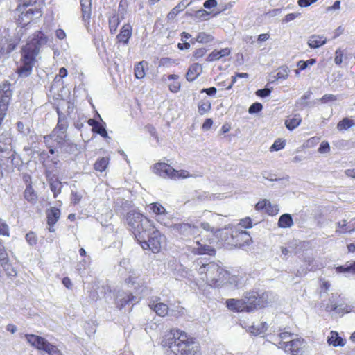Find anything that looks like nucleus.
Returning <instances> with one entry per match:
<instances>
[{
	"label": "nucleus",
	"mask_w": 355,
	"mask_h": 355,
	"mask_svg": "<svg viewBox=\"0 0 355 355\" xmlns=\"http://www.w3.org/2000/svg\"><path fill=\"white\" fill-rule=\"evenodd\" d=\"M132 27L130 24H124L116 36L117 42L126 44L132 35Z\"/></svg>",
	"instance_id": "412c9836"
},
{
	"label": "nucleus",
	"mask_w": 355,
	"mask_h": 355,
	"mask_svg": "<svg viewBox=\"0 0 355 355\" xmlns=\"http://www.w3.org/2000/svg\"><path fill=\"white\" fill-rule=\"evenodd\" d=\"M3 268L6 272L8 276L15 277L17 274V270L9 263V261H8V263L5 266V267Z\"/></svg>",
	"instance_id": "052dcab7"
},
{
	"label": "nucleus",
	"mask_w": 355,
	"mask_h": 355,
	"mask_svg": "<svg viewBox=\"0 0 355 355\" xmlns=\"http://www.w3.org/2000/svg\"><path fill=\"white\" fill-rule=\"evenodd\" d=\"M17 10L20 12L17 22L24 26L29 24L35 19H40L43 15V8L18 6Z\"/></svg>",
	"instance_id": "1a4fd4ad"
},
{
	"label": "nucleus",
	"mask_w": 355,
	"mask_h": 355,
	"mask_svg": "<svg viewBox=\"0 0 355 355\" xmlns=\"http://www.w3.org/2000/svg\"><path fill=\"white\" fill-rule=\"evenodd\" d=\"M286 146V141L282 139H277L275 141L273 144L270 146V150L271 152L278 151L283 149Z\"/></svg>",
	"instance_id": "de8ad7c7"
},
{
	"label": "nucleus",
	"mask_w": 355,
	"mask_h": 355,
	"mask_svg": "<svg viewBox=\"0 0 355 355\" xmlns=\"http://www.w3.org/2000/svg\"><path fill=\"white\" fill-rule=\"evenodd\" d=\"M146 66L147 62L145 61H141L135 64L134 67V73L136 78L141 79L145 76Z\"/></svg>",
	"instance_id": "f704fd0d"
},
{
	"label": "nucleus",
	"mask_w": 355,
	"mask_h": 355,
	"mask_svg": "<svg viewBox=\"0 0 355 355\" xmlns=\"http://www.w3.org/2000/svg\"><path fill=\"white\" fill-rule=\"evenodd\" d=\"M214 40V37L207 33L200 32L198 33L196 41L198 43L207 44Z\"/></svg>",
	"instance_id": "a19ab883"
},
{
	"label": "nucleus",
	"mask_w": 355,
	"mask_h": 355,
	"mask_svg": "<svg viewBox=\"0 0 355 355\" xmlns=\"http://www.w3.org/2000/svg\"><path fill=\"white\" fill-rule=\"evenodd\" d=\"M149 214L155 216L157 221L160 222L159 217L167 214L166 208L159 202H152L146 206Z\"/></svg>",
	"instance_id": "aec40b11"
},
{
	"label": "nucleus",
	"mask_w": 355,
	"mask_h": 355,
	"mask_svg": "<svg viewBox=\"0 0 355 355\" xmlns=\"http://www.w3.org/2000/svg\"><path fill=\"white\" fill-rule=\"evenodd\" d=\"M58 114V120L56 126L52 130V132H55L58 134H63L67 135V130L68 128V121L66 117L62 114L60 112Z\"/></svg>",
	"instance_id": "5701e85b"
},
{
	"label": "nucleus",
	"mask_w": 355,
	"mask_h": 355,
	"mask_svg": "<svg viewBox=\"0 0 355 355\" xmlns=\"http://www.w3.org/2000/svg\"><path fill=\"white\" fill-rule=\"evenodd\" d=\"M135 300L132 293L126 292L118 295L116 300V306L119 309H122Z\"/></svg>",
	"instance_id": "4be33fe9"
},
{
	"label": "nucleus",
	"mask_w": 355,
	"mask_h": 355,
	"mask_svg": "<svg viewBox=\"0 0 355 355\" xmlns=\"http://www.w3.org/2000/svg\"><path fill=\"white\" fill-rule=\"evenodd\" d=\"M355 123L352 119L345 117L337 123L336 128L339 131L342 132L348 130Z\"/></svg>",
	"instance_id": "e433bc0d"
},
{
	"label": "nucleus",
	"mask_w": 355,
	"mask_h": 355,
	"mask_svg": "<svg viewBox=\"0 0 355 355\" xmlns=\"http://www.w3.org/2000/svg\"><path fill=\"white\" fill-rule=\"evenodd\" d=\"M324 310L328 313L344 315L350 313L352 307L347 305L340 294L331 293L328 302L324 305Z\"/></svg>",
	"instance_id": "6e6552de"
},
{
	"label": "nucleus",
	"mask_w": 355,
	"mask_h": 355,
	"mask_svg": "<svg viewBox=\"0 0 355 355\" xmlns=\"http://www.w3.org/2000/svg\"><path fill=\"white\" fill-rule=\"evenodd\" d=\"M47 36L42 31H36L20 50V66L17 73L19 76H28L36 63L42 45L46 44Z\"/></svg>",
	"instance_id": "f03ea898"
},
{
	"label": "nucleus",
	"mask_w": 355,
	"mask_h": 355,
	"mask_svg": "<svg viewBox=\"0 0 355 355\" xmlns=\"http://www.w3.org/2000/svg\"><path fill=\"white\" fill-rule=\"evenodd\" d=\"M330 145L328 141H323L318 148V152L320 153H327L330 151Z\"/></svg>",
	"instance_id": "0e129e2a"
},
{
	"label": "nucleus",
	"mask_w": 355,
	"mask_h": 355,
	"mask_svg": "<svg viewBox=\"0 0 355 355\" xmlns=\"http://www.w3.org/2000/svg\"><path fill=\"white\" fill-rule=\"evenodd\" d=\"M45 352H46L49 355H63L58 347L51 343L49 345Z\"/></svg>",
	"instance_id": "3c124183"
},
{
	"label": "nucleus",
	"mask_w": 355,
	"mask_h": 355,
	"mask_svg": "<svg viewBox=\"0 0 355 355\" xmlns=\"http://www.w3.org/2000/svg\"><path fill=\"white\" fill-rule=\"evenodd\" d=\"M12 138L8 132L0 134V162H4L10 158L11 154Z\"/></svg>",
	"instance_id": "ddd939ff"
},
{
	"label": "nucleus",
	"mask_w": 355,
	"mask_h": 355,
	"mask_svg": "<svg viewBox=\"0 0 355 355\" xmlns=\"http://www.w3.org/2000/svg\"><path fill=\"white\" fill-rule=\"evenodd\" d=\"M200 227L203 230H205L207 232H210L213 234H216L217 236H218L219 231L221 230V229L216 230L214 227H211L209 223H207V222L201 223Z\"/></svg>",
	"instance_id": "6e6d98bb"
},
{
	"label": "nucleus",
	"mask_w": 355,
	"mask_h": 355,
	"mask_svg": "<svg viewBox=\"0 0 355 355\" xmlns=\"http://www.w3.org/2000/svg\"><path fill=\"white\" fill-rule=\"evenodd\" d=\"M153 170L156 175L172 180L186 178L189 176V173L187 171L175 170L166 162L155 163L153 166Z\"/></svg>",
	"instance_id": "0eeeda50"
},
{
	"label": "nucleus",
	"mask_w": 355,
	"mask_h": 355,
	"mask_svg": "<svg viewBox=\"0 0 355 355\" xmlns=\"http://www.w3.org/2000/svg\"><path fill=\"white\" fill-rule=\"evenodd\" d=\"M337 98L334 94H325L320 99V101L322 103H327L328 102L336 101Z\"/></svg>",
	"instance_id": "338daca9"
},
{
	"label": "nucleus",
	"mask_w": 355,
	"mask_h": 355,
	"mask_svg": "<svg viewBox=\"0 0 355 355\" xmlns=\"http://www.w3.org/2000/svg\"><path fill=\"white\" fill-rule=\"evenodd\" d=\"M198 112L201 115L209 112L211 109V104L209 100H201L198 104Z\"/></svg>",
	"instance_id": "ea45409f"
},
{
	"label": "nucleus",
	"mask_w": 355,
	"mask_h": 355,
	"mask_svg": "<svg viewBox=\"0 0 355 355\" xmlns=\"http://www.w3.org/2000/svg\"><path fill=\"white\" fill-rule=\"evenodd\" d=\"M82 199V195L77 191H71V200L73 205L78 204Z\"/></svg>",
	"instance_id": "69168bd1"
},
{
	"label": "nucleus",
	"mask_w": 355,
	"mask_h": 355,
	"mask_svg": "<svg viewBox=\"0 0 355 355\" xmlns=\"http://www.w3.org/2000/svg\"><path fill=\"white\" fill-rule=\"evenodd\" d=\"M344 52L340 49H338L335 51L334 62L338 66H340L343 61Z\"/></svg>",
	"instance_id": "5fc2aeb1"
},
{
	"label": "nucleus",
	"mask_w": 355,
	"mask_h": 355,
	"mask_svg": "<svg viewBox=\"0 0 355 355\" xmlns=\"http://www.w3.org/2000/svg\"><path fill=\"white\" fill-rule=\"evenodd\" d=\"M218 238L223 246L230 249L241 248L252 243V239L249 232L233 225L221 229L218 232Z\"/></svg>",
	"instance_id": "20e7f679"
},
{
	"label": "nucleus",
	"mask_w": 355,
	"mask_h": 355,
	"mask_svg": "<svg viewBox=\"0 0 355 355\" xmlns=\"http://www.w3.org/2000/svg\"><path fill=\"white\" fill-rule=\"evenodd\" d=\"M336 271L338 273L348 272L352 275H355V261L352 263L345 266H340L336 268Z\"/></svg>",
	"instance_id": "79ce46f5"
},
{
	"label": "nucleus",
	"mask_w": 355,
	"mask_h": 355,
	"mask_svg": "<svg viewBox=\"0 0 355 355\" xmlns=\"http://www.w3.org/2000/svg\"><path fill=\"white\" fill-rule=\"evenodd\" d=\"M292 336V333L286 331H282L275 336L274 340L276 342L278 347L283 349V347L281 344L287 345L288 342L291 340V339Z\"/></svg>",
	"instance_id": "cd10ccee"
},
{
	"label": "nucleus",
	"mask_w": 355,
	"mask_h": 355,
	"mask_svg": "<svg viewBox=\"0 0 355 355\" xmlns=\"http://www.w3.org/2000/svg\"><path fill=\"white\" fill-rule=\"evenodd\" d=\"M17 45H18V41L10 40L9 41H8L6 46L2 48V53H5L7 54L10 53L16 49Z\"/></svg>",
	"instance_id": "09e8293b"
},
{
	"label": "nucleus",
	"mask_w": 355,
	"mask_h": 355,
	"mask_svg": "<svg viewBox=\"0 0 355 355\" xmlns=\"http://www.w3.org/2000/svg\"><path fill=\"white\" fill-rule=\"evenodd\" d=\"M0 235L8 236L10 235L8 225L0 218Z\"/></svg>",
	"instance_id": "4d7b16f0"
},
{
	"label": "nucleus",
	"mask_w": 355,
	"mask_h": 355,
	"mask_svg": "<svg viewBox=\"0 0 355 355\" xmlns=\"http://www.w3.org/2000/svg\"><path fill=\"white\" fill-rule=\"evenodd\" d=\"M263 108L262 104L260 103H254L250 105L249 107L248 112L250 114L254 113H258Z\"/></svg>",
	"instance_id": "bf43d9fd"
},
{
	"label": "nucleus",
	"mask_w": 355,
	"mask_h": 355,
	"mask_svg": "<svg viewBox=\"0 0 355 355\" xmlns=\"http://www.w3.org/2000/svg\"><path fill=\"white\" fill-rule=\"evenodd\" d=\"M207 53V49L205 48H198L196 49L193 53V58L194 60H198L202 58Z\"/></svg>",
	"instance_id": "13d9d810"
},
{
	"label": "nucleus",
	"mask_w": 355,
	"mask_h": 355,
	"mask_svg": "<svg viewBox=\"0 0 355 355\" xmlns=\"http://www.w3.org/2000/svg\"><path fill=\"white\" fill-rule=\"evenodd\" d=\"M227 308L234 313H248L244 296L241 299L230 298L225 302Z\"/></svg>",
	"instance_id": "f3484780"
},
{
	"label": "nucleus",
	"mask_w": 355,
	"mask_h": 355,
	"mask_svg": "<svg viewBox=\"0 0 355 355\" xmlns=\"http://www.w3.org/2000/svg\"><path fill=\"white\" fill-rule=\"evenodd\" d=\"M162 343L171 349V355H202L196 338L180 329H171Z\"/></svg>",
	"instance_id": "7ed1b4c3"
},
{
	"label": "nucleus",
	"mask_w": 355,
	"mask_h": 355,
	"mask_svg": "<svg viewBox=\"0 0 355 355\" xmlns=\"http://www.w3.org/2000/svg\"><path fill=\"white\" fill-rule=\"evenodd\" d=\"M127 220L135 238L144 250L155 254L161 251L166 239L151 220L138 212L129 214Z\"/></svg>",
	"instance_id": "f257e3e1"
},
{
	"label": "nucleus",
	"mask_w": 355,
	"mask_h": 355,
	"mask_svg": "<svg viewBox=\"0 0 355 355\" xmlns=\"http://www.w3.org/2000/svg\"><path fill=\"white\" fill-rule=\"evenodd\" d=\"M352 230V223L347 221V220H342L336 223V233L338 234H343L353 232Z\"/></svg>",
	"instance_id": "c756f323"
},
{
	"label": "nucleus",
	"mask_w": 355,
	"mask_h": 355,
	"mask_svg": "<svg viewBox=\"0 0 355 355\" xmlns=\"http://www.w3.org/2000/svg\"><path fill=\"white\" fill-rule=\"evenodd\" d=\"M44 143L49 149V153L53 155L58 149L62 148L67 141V135L58 134L51 132V134L44 136Z\"/></svg>",
	"instance_id": "9b49d317"
},
{
	"label": "nucleus",
	"mask_w": 355,
	"mask_h": 355,
	"mask_svg": "<svg viewBox=\"0 0 355 355\" xmlns=\"http://www.w3.org/2000/svg\"><path fill=\"white\" fill-rule=\"evenodd\" d=\"M248 74L247 73H236V74L232 77V83L231 84L227 87V89H230L233 85L236 82L237 78H248Z\"/></svg>",
	"instance_id": "e2e57ef3"
},
{
	"label": "nucleus",
	"mask_w": 355,
	"mask_h": 355,
	"mask_svg": "<svg viewBox=\"0 0 355 355\" xmlns=\"http://www.w3.org/2000/svg\"><path fill=\"white\" fill-rule=\"evenodd\" d=\"M277 225L279 228H289L293 225V220L290 214H282L277 223Z\"/></svg>",
	"instance_id": "473e14b6"
},
{
	"label": "nucleus",
	"mask_w": 355,
	"mask_h": 355,
	"mask_svg": "<svg viewBox=\"0 0 355 355\" xmlns=\"http://www.w3.org/2000/svg\"><path fill=\"white\" fill-rule=\"evenodd\" d=\"M139 279V277L130 276L125 279V284L131 285L132 286H134V289L138 290L144 286V282H140Z\"/></svg>",
	"instance_id": "37998d69"
},
{
	"label": "nucleus",
	"mask_w": 355,
	"mask_h": 355,
	"mask_svg": "<svg viewBox=\"0 0 355 355\" xmlns=\"http://www.w3.org/2000/svg\"><path fill=\"white\" fill-rule=\"evenodd\" d=\"M268 329V325L266 322H262L261 324V327H256L254 325H252L250 327V331L254 335H259L264 333Z\"/></svg>",
	"instance_id": "49530a36"
},
{
	"label": "nucleus",
	"mask_w": 355,
	"mask_h": 355,
	"mask_svg": "<svg viewBox=\"0 0 355 355\" xmlns=\"http://www.w3.org/2000/svg\"><path fill=\"white\" fill-rule=\"evenodd\" d=\"M148 305L152 311L160 317H165L168 314L169 307L168 304L161 302L159 297L150 299Z\"/></svg>",
	"instance_id": "4468645a"
},
{
	"label": "nucleus",
	"mask_w": 355,
	"mask_h": 355,
	"mask_svg": "<svg viewBox=\"0 0 355 355\" xmlns=\"http://www.w3.org/2000/svg\"><path fill=\"white\" fill-rule=\"evenodd\" d=\"M121 21L117 15L114 14L109 18V29L111 34L116 33Z\"/></svg>",
	"instance_id": "58836bf2"
},
{
	"label": "nucleus",
	"mask_w": 355,
	"mask_h": 355,
	"mask_svg": "<svg viewBox=\"0 0 355 355\" xmlns=\"http://www.w3.org/2000/svg\"><path fill=\"white\" fill-rule=\"evenodd\" d=\"M189 3H187V0H182L180 1L175 8H173L168 16L170 15H177L179 12L182 10Z\"/></svg>",
	"instance_id": "603ef678"
},
{
	"label": "nucleus",
	"mask_w": 355,
	"mask_h": 355,
	"mask_svg": "<svg viewBox=\"0 0 355 355\" xmlns=\"http://www.w3.org/2000/svg\"><path fill=\"white\" fill-rule=\"evenodd\" d=\"M44 1L43 0H21V3L18 6H25V7H44Z\"/></svg>",
	"instance_id": "c03bdc74"
},
{
	"label": "nucleus",
	"mask_w": 355,
	"mask_h": 355,
	"mask_svg": "<svg viewBox=\"0 0 355 355\" xmlns=\"http://www.w3.org/2000/svg\"><path fill=\"white\" fill-rule=\"evenodd\" d=\"M254 209L256 211H265V213L268 216H274L278 214L279 208L277 205L272 204L267 199H262L255 205Z\"/></svg>",
	"instance_id": "dca6fc26"
},
{
	"label": "nucleus",
	"mask_w": 355,
	"mask_h": 355,
	"mask_svg": "<svg viewBox=\"0 0 355 355\" xmlns=\"http://www.w3.org/2000/svg\"><path fill=\"white\" fill-rule=\"evenodd\" d=\"M320 137H317V136L312 137L309 138L308 140H306L305 145L308 148L313 147V146H315L316 144H318L320 142Z\"/></svg>",
	"instance_id": "680f3d73"
},
{
	"label": "nucleus",
	"mask_w": 355,
	"mask_h": 355,
	"mask_svg": "<svg viewBox=\"0 0 355 355\" xmlns=\"http://www.w3.org/2000/svg\"><path fill=\"white\" fill-rule=\"evenodd\" d=\"M302 119L299 114H295L292 118L288 119L285 121V125L289 130H293L296 128L300 123Z\"/></svg>",
	"instance_id": "c9c22d12"
},
{
	"label": "nucleus",
	"mask_w": 355,
	"mask_h": 355,
	"mask_svg": "<svg viewBox=\"0 0 355 355\" xmlns=\"http://www.w3.org/2000/svg\"><path fill=\"white\" fill-rule=\"evenodd\" d=\"M61 216V211L59 208L52 207L46 210V223L49 225V231L53 232L55 231L54 226L59 220Z\"/></svg>",
	"instance_id": "a211bd4d"
},
{
	"label": "nucleus",
	"mask_w": 355,
	"mask_h": 355,
	"mask_svg": "<svg viewBox=\"0 0 355 355\" xmlns=\"http://www.w3.org/2000/svg\"><path fill=\"white\" fill-rule=\"evenodd\" d=\"M243 296L248 313L265 309L271 303L270 293L268 291L253 289L245 292Z\"/></svg>",
	"instance_id": "423d86ee"
},
{
	"label": "nucleus",
	"mask_w": 355,
	"mask_h": 355,
	"mask_svg": "<svg viewBox=\"0 0 355 355\" xmlns=\"http://www.w3.org/2000/svg\"><path fill=\"white\" fill-rule=\"evenodd\" d=\"M51 191L53 193L54 198H56L62 191V183L58 180H51L49 182Z\"/></svg>",
	"instance_id": "4c0bfd02"
},
{
	"label": "nucleus",
	"mask_w": 355,
	"mask_h": 355,
	"mask_svg": "<svg viewBox=\"0 0 355 355\" xmlns=\"http://www.w3.org/2000/svg\"><path fill=\"white\" fill-rule=\"evenodd\" d=\"M171 229L174 235L182 239H189L196 234L200 236L198 227L193 224L188 223L173 224L171 226Z\"/></svg>",
	"instance_id": "9d476101"
},
{
	"label": "nucleus",
	"mask_w": 355,
	"mask_h": 355,
	"mask_svg": "<svg viewBox=\"0 0 355 355\" xmlns=\"http://www.w3.org/2000/svg\"><path fill=\"white\" fill-rule=\"evenodd\" d=\"M206 242L211 243V239L200 237L195 242L196 246L192 249V253L196 255L214 257L216 254V249L212 245L207 244Z\"/></svg>",
	"instance_id": "f8f14e48"
},
{
	"label": "nucleus",
	"mask_w": 355,
	"mask_h": 355,
	"mask_svg": "<svg viewBox=\"0 0 355 355\" xmlns=\"http://www.w3.org/2000/svg\"><path fill=\"white\" fill-rule=\"evenodd\" d=\"M270 93H271V90L268 88L259 89L256 92V94L258 96H260L262 98L269 96L270 94Z\"/></svg>",
	"instance_id": "774afa93"
},
{
	"label": "nucleus",
	"mask_w": 355,
	"mask_h": 355,
	"mask_svg": "<svg viewBox=\"0 0 355 355\" xmlns=\"http://www.w3.org/2000/svg\"><path fill=\"white\" fill-rule=\"evenodd\" d=\"M109 163L110 158L108 157L98 158L94 164V169L98 172H103L108 167Z\"/></svg>",
	"instance_id": "72a5a7b5"
},
{
	"label": "nucleus",
	"mask_w": 355,
	"mask_h": 355,
	"mask_svg": "<svg viewBox=\"0 0 355 355\" xmlns=\"http://www.w3.org/2000/svg\"><path fill=\"white\" fill-rule=\"evenodd\" d=\"M326 37L318 35H312L308 40V45L311 49L319 48L326 44Z\"/></svg>",
	"instance_id": "c85d7f7f"
},
{
	"label": "nucleus",
	"mask_w": 355,
	"mask_h": 355,
	"mask_svg": "<svg viewBox=\"0 0 355 355\" xmlns=\"http://www.w3.org/2000/svg\"><path fill=\"white\" fill-rule=\"evenodd\" d=\"M25 200L31 205H35L38 201V196L33 187L26 188L24 191Z\"/></svg>",
	"instance_id": "2f4dec72"
},
{
	"label": "nucleus",
	"mask_w": 355,
	"mask_h": 355,
	"mask_svg": "<svg viewBox=\"0 0 355 355\" xmlns=\"http://www.w3.org/2000/svg\"><path fill=\"white\" fill-rule=\"evenodd\" d=\"M303 340L297 338L290 340L287 345H281L286 352L292 355H300L303 349Z\"/></svg>",
	"instance_id": "6ab92c4d"
},
{
	"label": "nucleus",
	"mask_w": 355,
	"mask_h": 355,
	"mask_svg": "<svg viewBox=\"0 0 355 355\" xmlns=\"http://www.w3.org/2000/svg\"><path fill=\"white\" fill-rule=\"evenodd\" d=\"M168 80H171L168 84V89L173 93H177L180 90L181 83L179 81V76L176 74H171L168 76Z\"/></svg>",
	"instance_id": "7c9ffc66"
},
{
	"label": "nucleus",
	"mask_w": 355,
	"mask_h": 355,
	"mask_svg": "<svg viewBox=\"0 0 355 355\" xmlns=\"http://www.w3.org/2000/svg\"><path fill=\"white\" fill-rule=\"evenodd\" d=\"M87 123L89 125L92 127V130L93 132L99 134L101 137L104 138L107 137V132L105 130V128L98 121H96L94 119H89L87 121Z\"/></svg>",
	"instance_id": "bb28decb"
},
{
	"label": "nucleus",
	"mask_w": 355,
	"mask_h": 355,
	"mask_svg": "<svg viewBox=\"0 0 355 355\" xmlns=\"http://www.w3.org/2000/svg\"><path fill=\"white\" fill-rule=\"evenodd\" d=\"M28 343L39 351L45 352L50 344L44 338L31 334H25Z\"/></svg>",
	"instance_id": "2eb2a0df"
},
{
	"label": "nucleus",
	"mask_w": 355,
	"mask_h": 355,
	"mask_svg": "<svg viewBox=\"0 0 355 355\" xmlns=\"http://www.w3.org/2000/svg\"><path fill=\"white\" fill-rule=\"evenodd\" d=\"M327 343L329 345H332L334 347H343L345 345L346 341L339 336L337 331H331L329 336L327 338Z\"/></svg>",
	"instance_id": "393cba45"
},
{
	"label": "nucleus",
	"mask_w": 355,
	"mask_h": 355,
	"mask_svg": "<svg viewBox=\"0 0 355 355\" xmlns=\"http://www.w3.org/2000/svg\"><path fill=\"white\" fill-rule=\"evenodd\" d=\"M239 226L241 227L244 229H250V228L252 227L253 225H252V220L251 218L249 216H247V217H245V218L239 220L237 227H239Z\"/></svg>",
	"instance_id": "8fccbe9b"
},
{
	"label": "nucleus",
	"mask_w": 355,
	"mask_h": 355,
	"mask_svg": "<svg viewBox=\"0 0 355 355\" xmlns=\"http://www.w3.org/2000/svg\"><path fill=\"white\" fill-rule=\"evenodd\" d=\"M202 69L200 64L194 63L191 64L186 73V78L188 81L191 82L196 80L202 73Z\"/></svg>",
	"instance_id": "b1692460"
},
{
	"label": "nucleus",
	"mask_w": 355,
	"mask_h": 355,
	"mask_svg": "<svg viewBox=\"0 0 355 355\" xmlns=\"http://www.w3.org/2000/svg\"><path fill=\"white\" fill-rule=\"evenodd\" d=\"M230 54V49L229 48H224L220 50H214L207 57L206 60L209 62L218 60L223 57L228 56Z\"/></svg>",
	"instance_id": "a878e982"
},
{
	"label": "nucleus",
	"mask_w": 355,
	"mask_h": 355,
	"mask_svg": "<svg viewBox=\"0 0 355 355\" xmlns=\"http://www.w3.org/2000/svg\"><path fill=\"white\" fill-rule=\"evenodd\" d=\"M201 279L212 288L223 286L228 280L230 273L223 267L215 262L202 264L198 269Z\"/></svg>",
	"instance_id": "39448f33"
},
{
	"label": "nucleus",
	"mask_w": 355,
	"mask_h": 355,
	"mask_svg": "<svg viewBox=\"0 0 355 355\" xmlns=\"http://www.w3.org/2000/svg\"><path fill=\"white\" fill-rule=\"evenodd\" d=\"M9 260L8 254L4 247L3 242L1 239H0V262L2 267H5V266L8 263Z\"/></svg>",
	"instance_id": "a18cd8bd"
},
{
	"label": "nucleus",
	"mask_w": 355,
	"mask_h": 355,
	"mask_svg": "<svg viewBox=\"0 0 355 355\" xmlns=\"http://www.w3.org/2000/svg\"><path fill=\"white\" fill-rule=\"evenodd\" d=\"M26 240L31 245H35L37 243V237L35 232L31 231L26 235Z\"/></svg>",
	"instance_id": "864d4df0"
}]
</instances>
